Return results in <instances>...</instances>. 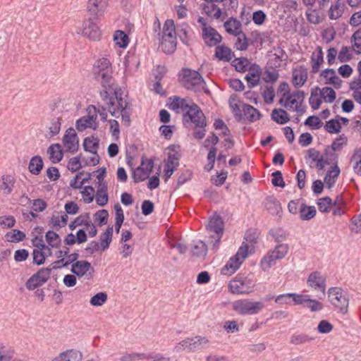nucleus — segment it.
<instances>
[{
    "label": "nucleus",
    "instance_id": "obj_13",
    "mask_svg": "<svg viewBox=\"0 0 361 361\" xmlns=\"http://www.w3.org/2000/svg\"><path fill=\"white\" fill-rule=\"evenodd\" d=\"M71 271L78 277L85 276L87 279H90L92 278L94 269L88 261L80 260L72 264Z\"/></svg>",
    "mask_w": 361,
    "mask_h": 361
},
{
    "label": "nucleus",
    "instance_id": "obj_47",
    "mask_svg": "<svg viewBox=\"0 0 361 361\" xmlns=\"http://www.w3.org/2000/svg\"><path fill=\"white\" fill-rule=\"evenodd\" d=\"M47 243L51 247H59L61 243V239L58 233L53 231H49L45 234Z\"/></svg>",
    "mask_w": 361,
    "mask_h": 361
},
{
    "label": "nucleus",
    "instance_id": "obj_17",
    "mask_svg": "<svg viewBox=\"0 0 361 361\" xmlns=\"http://www.w3.org/2000/svg\"><path fill=\"white\" fill-rule=\"evenodd\" d=\"M202 38L209 47L216 46L222 39L219 32L212 27H202Z\"/></svg>",
    "mask_w": 361,
    "mask_h": 361
},
{
    "label": "nucleus",
    "instance_id": "obj_22",
    "mask_svg": "<svg viewBox=\"0 0 361 361\" xmlns=\"http://www.w3.org/2000/svg\"><path fill=\"white\" fill-rule=\"evenodd\" d=\"M16 179L11 175H4L0 179V190L5 195H10L14 188Z\"/></svg>",
    "mask_w": 361,
    "mask_h": 361
},
{
    "label": "nucleus",
    "instance_id": "obj_52",
    "mask_svg": "<svg viewBox=\"0 0 361 361\" xmlns=\"http://www.w3.org/2000/svg\"><path fill=\"white\" fill-rule=\"evenodd\" d=\"M114 40L117 45L122 48L126 47L129 42L128 35L122 30H116L115 32Z\"/></svg>",
    "mask_w": 361,
    "mask_h": 361
},
{
    "label": "nucleus",
    "instance_id": "obj_25",
    "mask_svg": "<svg viewBox=\"0 0 361 361\" xmlns=\"http://www.w3.org/2000/svg\"><path fill=\"white\" fill-rule=\"evenodd\" d=\"M324 63L323 51L321 47L318 46L311 56L312 73H317Z\"/></svg>",
    "mask_w": 361,
    "mask_h": 361
},
{
    "label": "nucleus",
    "instance_id": "obj_6",
    "mask_svg": "<svg viewBox=\"0 0 361 361\" xmlns=\"http://www.w3.org/2000/svg\"><path fill=\"white\" fill-rule=\"evenodd\" d=\"M207 230L210 233V244L214 250L217 249L224 233V221L219 215H214L209 218Z\"/></svg>",
    "mask_w": 361,
    "mask_h": 361
},
{
    "label": "nucleus",
    "instance_id": "obj_58",
    "mask_svg": "<svg viewBox=\"0 0 361 361\" xmlns=\"http://www.w3.org/2000/svg\"><path fill=\"white\" fill-rule=\"evenodd\" d=\"M317 205L319 212L322 213L329 212L333 206V202L330 197H325L319 199Z\"/></svg>",
    "mask_w": 361,
    "mask_h": 361
},
{
    "label": "nucleus",
    "instance_id": "obj_20",
    "mask_svg": "<svg viewBox=\"0 0 361 361\" xmlns=\"http://www.w3.org/2000/svg\"><path fill=\"white\" fill-rule=\"evenodd\" d=\"M305 99V92L302 90H297L290 94L286 97V102L284 104L285 107H287L288 105L295 104V111L298 112H302L304 110L300 109L298 106V104H302Z\"/></svg>",
    "mask_w": 361,
    "mask_h": 361
},
{
    "label": "nucleus",
    "instance_id": "obj_9",
    "mask_svg": "<svg viewBox=\"0 0 361 361\" xmlns=\"http://www.w3.org/2000/svg\"><path fill=\"white\" fill-rule=\"evenodd\" d=\"M114 93L109 95V100L111 104L109 102V99L105 100L102 98V101L107 105L108 111L112 116L118 118V113L129 110L128 102L123 100L121 95H118L117 88L114 87Z\"/></svg>",
    "mask_w": 361,
    "mask_h": 361
},
{
    "label": "nucleus",
    "instance_id": "obj_57",
    "mask_svg": "<svg viewBox=\"0 0 361 361\" xmlns=\"http://www.w3.org/2000/svg\"><path fill=\"white\" fill-rule=\"evenodd\" d=\"M324 128L329 133H338L341 129V125L338 119L332 118L326 123Z\"/></svg>",
    "mask_w": 361,
    "mask_h": 361
},
{
    "label": "nucleus",
    "instance_id": "obj_50",
    "mask_svg": "<svg viewBox=\"0 0 361 361\" xmlns=\"http://www.w3.org/2000/svg\"><path fill=\"white\" fill-rule=\"evenodd\" d=\"M319 87H315L311 91L309 103L313 110L318 109L322 104V99L319 97Z\"/></svg>",
    "mask_w": 361,
    "mask_h": 361
},
{
    "label": "nucleus",
    "instance_id": "obj_44",
    "mask_svg": "<svg viewBox=\"0 0 361 361\" xmlns=\"http://www.w3.org/2000/svg\"><path fill=\"white\" fill-rule=\"evenodd\" d=\"M84 149L92 154H97L99 147V140L94 137H85L83 142Z\"/></svg>",
    "mask_w": 361,
    "mask_h": 361
},
{
    "label": "nucleus",
    "instance_id": "obj_48",
    "mask_svg": "<svg viewBox=\"0 0 361 361\" xmlns=\"http://www.w3.org/2000/svg\"><path fill=\"white\" fill-rule=\"evenodd\" d=\"M62 116H54L51 120L50 126L49 128V136L54 137L56 135H58L61 130V126L62 123Z\"/></svg>",
    "mask_w": 361,
    "mask_h": 361
},
{
    "label": "nucleus",
    "instance_id": "obj_24",
    "mask_svg": "<svg viewBox=\"0 0 361 361\" xmlns=\"http://www.w3.org/2000/svg\"><path fill=\"white\" fill-rule=\"evenodd\" d=\"M242 263V260L238 259V255H234L231 257L226 265L221 269V273L224 275L230 276L235 272Z\"/></svg>",
    "mask_w": 361,
    "mask_h": 361
},
{
    "label": "nucleus",
    "instance_id": "obj_15",
    "mask_svg": "<svg viewBox=\"0 0 361 361\" xmlns=\"http://www.w3.org/2000/svg\"><path fill=\"white\" fill-rule=\"evenodd\" d=\"M63 142L66 151L75 152L78 149V138L75 130L72 128L68 129L63 138Z\"/></svg>",
    "mask_w": 361,
    "mask_h": 361
},
{
    "label": "nucleus",
    "instance_id": "obj_35",
    "mask_svg": "<svg viewBox=\"0 0 361 361\" xmlns=\"http://www.w3.org/2000/svg\"><path fill=\"white\" fill-rule=\"evenodd\" d=\"M43 161L40 156L36 155L31 158L28 169L29 171L33 175H39L43 168Z\"/></svg>",
    "mask_w": 361,
    "mask_h": 361
},
{
    "label": "nucleus",
    "instance_id": "obj_53",
    "mask_svg": "<svg viewBox=\"0 0 361 361\" xmlns=\"http://www.w3.org/2000/svg\"><path fill=\"white\" fill-rule=\"evenodd\" d=\"M90 221V214H86L85 215H80L78 217H76L73 221H71L69 224V228L71 231H73L75 229L77 226H85L90 225L89 224Z\"/></svg>",
    "mask_w": 361,
    "mask_h": 361
},
{
    "label": "nucleus",
    "instance_id": "obj_42",
    "mask_svg": "<svg viewBox=\"0 0 361 361\" xmlns=\"http://www.w3.org/2000/svg\"><path fill=\"white\" fill-rule=\"evenodd\" d=\"M207 246L202 240L197 241L191 249V255L195 257H203L207 255Z\"/></svg>",
    "mask_w": 361,
    "mask_h": 361
},
{
    "label": "nucleus",
    "instance_id": "obj_49",
    "mask_svg": "<svg viewBox=\"0 0 361 361\" xmlns=\"http://www.w3.org/2000/svg\"><path fill=\"white\" fill-rule=\"evenodd\" d=\"M6 240L11 243H18L23 241L25 238V234L24 232L13 229L8 232L5 235Z\"/></svg>",
    "mask_w": 361,
    "mask_h": 361
},
{
    "label": "nucleus",
    "instance_id": "obj_36",
    "mask_svg": "<svg viewBox=\"0 0 361 361\" xmlns=\"http://www.w3.org/2000/svg\"><path fill=\"white\" fill-rule=\"evenodd\" d=\"M108 0H89L87 3L88 11L94 15L103 11L107 4Z\"/></svg>",
    "mask_w": 361,
    "mask_h": 361
},
{
    "label": "nucleus",
    "instance_id": "obj_2",
    "mask_svg": "<svg viewBox=\"0 0 361 361\" xmlns=\"http://www.w3.org/2000/svg\"><path fill=\"white\" fill-rule=\"evenodd\" d=\"M92 72L94 78L101 82L102 90L100 91L101 98L109 99V95L114 93L112 77V66L110 61L106 58L97 60L93 66ZM111 104V102L109 100Z\"/></svg>",
    "mask_w": 361,
    "mask_h": 361
},
{
    "label": "nucleus",
    "instance_id": "obj_63",
    "mask_svg": "<svg viewBox=\"0 0 361 361\" xmlns=\"http://www.w3.org/2000/svg\"><path fill=\"white\" fill-rule=\"evenodd\" d=\"M306 16L308 21L313 24H318L321 22L322 18L319 14V12L312 9V8H308L306 11Z\"/></svg>",
    "mask_w": 361,
    "mask_h": 361
},
{
    "label": "nucleus",
    "instance_id": "obj_11",
    "mask_svg": "<svg viewBox=\"0 0 361 361\" xmlns=\"http://www.w3.org/2000/svg\"><path fill=\"white\" fill-rule=\"evenodd\" d=\"M204 3L201 5V8L205 14L214 19H219L222 14V8L224 2L226 0H204Z\"/></svg>",
    "mask_w": 361,
    "mask_h": 361
},
{
    "label": "nucleus",
    "instance_id": "obj_28",
    "mask_svg": "<svg viewBox=\"0 0 361 361\" xmlns=\"http://www.w3.org/2000/svg\"><path fill=\"white\" fill-rule=\"evenodd\" d=\"M214 56L219 61L228 62L234 57V53L228 47L220 45L216 47Z\"/></svg>",
    "mask_w": 361,
    "mask_h": 361
},
{
    "label": "nucleus",
    "instance_id": "obj_26",
    "mask_svg": "<svg viewBox=\"0 0 361 361\" xmlns=\"http://www.w3.org/2000/svg\"><path fill=\"white\" fill-rule=\"evenodd\" d=\"M321 76L326 79V84L334 85L336 88H340L342 80L336 75L332 68H326L321 73Z\"/></svg>",
    "mask_w": 361,
    "mask_h": 361
},
{
    "label": "nucleus",
    "instance_id": "obj_4",
    "mask_svg": "<svg viewBox=\"0 0 361 361\" xmlns=\"http://www.w3.org/2000/svg\"><path fill=\"white\" fill-rule=\"evenodd\" d=\"M176 45V30L174 21L168 19L164 24L161 47L164 53L172 54L175 51Z\"/></svg>",
    "mask_w": 361,
    "mask_h": 361
},
{
    "label": "nucleus",
    "instance_id": "obj_43",
    "mask_svg": "<svg viewBox=\"0 0 361 361\" xmlns=\"http://www.w3.org/2000/svg\"><path fill=\"white\" fill-rule=\"evenodd\" d=\"M251 64L250 61L245 57L235 58L231 63L235 70L240 73L245 72Z\"/></svg>",
    "mask_w": 361,
    "mask_h": 361
},
{
    "label": "nucleus",
    "instance_id": "obj_55",
    "mask_svg": "<svg viewBox=\"0 0 361 361\" xmlns=\"http://www.w3.org/2000/svg\"><path fill=\"white\" fill-rule=\"evenodd\" d=\"M319 94L326 102L332 103L336 99V92L330 87H324L318 91Z\"/></svg>",
    "mask_w": 361,
    "mask_h": 361
},
{
    "label": "nucleus",
    "instance_id": "obj_51",
    "mask_svg": "<svg viewBox=\"0 0 361 361\" xmlns=\"http://www.w3.org/2000/svg\"><path fill=\"white\" fill-rule=\"evenodd\" d=\"M114 210L116 213L115 216V227L116 233H118L120 228L124 221V214L122 207L118 203L114 204Z\"/></svg>",
    "mask_w": 361,
    "mask_h": 361
},
{
    "label": "nucleus",
    "instance_id": "obj_3",
    "mask_svg": "<svg viewBox=\"0 0 361 361\" xmlns=\"http://www.w3.org/2000/svg\"><path fill=\"white\" fill-rule=\"evenodd\" d=\"M179 77L180 82L185 89L195 92H204L209 94V90L206 88V82L198 71L183 68Z\"/></svg>",
    "mask_w": 361,
    "mask_h": 361
},
{
    "label": "nucleus",
    "instance_id": "obj_34",
    "mask_svg": "<svg viewBox=\"0 0 361 361\" xmlns=\"http://www.w3.org/2000/svg\"><path fill=\"white\" fill-rule=\"evenodd\" d=\"M224 27L226 31L233 35L239 34L241 30V24L240 21L235 18H231L224 23Z\"/></svg>",
    "mask_w": 361,
    "mask_h": 361
},
{
    "label": "nucleus",
    "instance_id": "obj_62",
    "mask_svg": "<svg viewBox=\"0 0 361 361\" xmlns=\"http://www.w3.org/2000/svg\"><path fill=\"white\" fill-rule=\"evenodd\" d=\"M304 124L311 127L312 129L318 130L322 128L323 123L317 116H310L305 120Z\"/></svg>",
    "mask_w": 361,
    "mask_h": 361
},
{
    "label": "nucleus",
    "instance_id": "obj_64",
    "mask_svg": "<svg viewBox=\"0 0 361 361\" xmlns=\"http://www.w3.org/2000/svg\"><path fill=\"white\" fill-rule=\"evenodd\" d=\"M350 229L356 233H361V213L351 219Z\"/></svg>",
    "mask_w": 361,
    "mask_h": 361
},
{
    "label": "nucleus",
    "instance_id": "obj_40",
    "mask_svg": "<svg viewBox=\"0 0 361 361\" xmlns=\"http://www.w3.org/2000/svg\"><path fill=\"white\" fill-rule=\"evenodd\" d=\"M271 118L279 124H285L290 120L288 113L282 109H274L271 113Z\"/></svg>",
    "mask_w": 361,
    "mask_h": 361
},
{
    "label": "nucleus",
    "instance_id": "obj_12",
    "mask_svg": "<svg viewBox=\"0 0 361 361\" xmlns=\"http://www.w3.org/2000/svg\"><path fill=\"white\" fill-rule=\"evenodd\" d=\"M307 284L309 287L325 293L326 288V276L320 271H315L310 274Z\"/></svg>",
    "mask_w": 361,
    "mask_h": 361
},
{
    "label": "nucleus",
    "instance_id": "obj_59",
    "mask_svg": "<svg viewBox=\"0 0 361 361\" xmlns=\"http://www.w3.org/2000/svg\"><path fill=\"white\" fill-rule=\"evenodd\" d=\"M352 49L357 54H361V29L355 31L352 37Z\"/></svg>",
    "mask_w": 361,
    "mask_h": 361
},
{
    "label": "nucleus",
    "instance_id": "obj_16",
    "mask_svg": "<svg viewBox=\"0 0 361 361\" xmlns=\"http://www.w3.org/2000/svg\"><path fill=\"white\" fill-rule=\"evenodd\" d=\"M247 71L249 73L245 76V80L247 82V85L250 88L257 86L260 80L262 75V68L256 63H252L250 66Z\"/></svg>",
    "mask_w": 361,
    "mask_h": 361
},
{
    "label": "nucleus",
    "instance_id": "obj_45",
    "mask_svg": "<svg viewBox=\"0 0 361 361\" xmlns=\"http://www.w3.org/2000/svg\"><path fill=\"white\" fill-rule=\"evenodd\" d=\"M275 255L269 250L267 254L261 259L260 265L264 271H268L273 265L276 264L277 258H275Z\"/></svg>",
    "mask_w": 361,
    "mask_h": 361
},
{
    "label": "nucleus",
    "instance_id": "obj_18",
    "mask_svg": "<svg viewBox=\"0 0 361 361\" xmlns=\"http://www.w3.org/2000/svg\"><path fill=\"white\" fill-rule=\"evenodd\" d=\"M298 305H302L304 307L309 308L311 312L321 311L324 308L321 302L311 299L309 295L300 294Z\"/></svg>",
    "mask_w": 361,
    "mask_h": 361
},
{
    "label": "nucleus",
    "instance_id": "obj_14",
    "mask_svg": "<svg viewBox=\"0 0 361 361\" xmlns=\"http://www.w3.org/2000/svg\"><path fill=\"white\" fill-rule=\"evenodd\" d=\"M82 34L91 40H97L101 37V30L97 23L89 18L83 22Z\"/></svg>",
    "mask_w": 361,
    "mask_h": 361
},
{
    "label": "nucleus",
    "instance_id": "obj_29",
    "mask_svg": "<svg viewBox=\"0 0 361 361\" xmlns=\"http://www.w3.org/2000/svg\"><path fill=\"white\" fill-rule=\"evenodd\" d=\"M82 355L75 350H68L59 354L52 361H81Z\"/></svg>",
    "mask_w": 361,
    "mask_h": 361
},
{
    "label": "nucleus",
    "instance_id": "obj_23",
    "mask_svg": "<svg viewBox=\"0 0 361 361\" xmlns=\"http://www.w3.org/2000/svg\"><path fill=\"white\" fill-rule=\"evenodd\" d=\"M345 6V0H336L334 4L331 5L329 10V18L331 20H337L341 18L343 13Z\"/></svg>",
    "mask_w": 361,
    "mask_h": 361
},
{
    "label": "nucleus",
    "instance_id": "obj_32",
    "mask_svg": "<svg viewBox=\"0 0 361 361\" xmlns=\"http://www.w3.org/2000/svg\"><path fill=\"white\" fill-rule=\"evenodd\" d=\"M47 153L49 154V159L54 164L59 163L63 159V152L59 144L51 145L47 149Z\"/></svg>",
    "mask_w": 361,
    "mask_h": 361
},
{
    "label": "nucleus",
    "instance_id": "obj_41",
    "mask_svg": "<svg viewBox=\"0 0 361 361\" xmlns=\"http://www.w3.org/2000/svg\"><path fill=\"white\" fill-rule=\"evenodd\" d=\"M307 79V73L305 70L302 69L295 71L293 73V84L295 87H299L304 85Z\"/></svg>",
    "mask_w": 361,
    "mask_h": 361
},
{
    "label": "nucleus",
    "instance_id": "obj_5",
    "mask_svg": "<svg viewBox=\"0 0 361 361\" xmlns=\"http://www.w3.org/2000/svg\"><path fill=\"white\" fill-rule=\"evenodd\" d=\"M330 303L338 310V312L345 314L348 312L349 296L348 292L341 287H331L327 291Z\"/></svg>",
    "mask_w": 361,
    "mask_h": 361
},
{
    "label": "nucleus",
    "instance_id": "obj_46",
    "mask_svg": "<svg viewBox=\"0 0 361 361\" xmlns=\"http://www.w3.org/2000/svg\"><path fill=\"white\" fill-rule=\"evenodd\" d=\"M314 340V337L305 334H294L290 338V343L293 345H301Z\"/></svg>",
    "mask_w": 361,
    "mask_h": 361
},
{
    "label": "nucleus",
    "instance_id": "obj_38",
    "mask_svg": "<svg viewBox=\"0 0 361 361\" xmlns=\"http://www.w3.org/2000/svg\"><path fill=\"white\" fill-rule=\"evenodd\" d=\"M317 214V210L314 206H307L302 204L300 209V217L303 221H309L313 219Z\"/></svg>",
    "mask_w": 361,
    "mask_h": 361
},
{
    "label": "nucleus",
    "instance_id": "obj_60",
    "mask_svg": "<svg viewBox=\"0 0 361 361\" xmlns=\"http://www.w3.org/2000/svg\"><path fill=\"white\" fill-rule=\"evenodd\" d=\"M107 300V295L104 292L97 293L94 295H93L90 300V303L92 306H102L103 304L106 302Z\"/></svg>",
    "mask_w": 361,
    "mask_h": 361
},
{
    "label": "nucleus",
    "instance_id": "obj_8",
    "mask_svg": "<svg viewBox=\"0 0 361 361\" xmlns=\"http://www.w3.org/2000/svg\"><path fill=\"white\" fill-rule=\"evenodd\" d=\"M208 343L209 340L206 337L196 336L181 341L173 348V350L176 353H180L183 350L189 353L195 352L204 348Z\"/></svg>",
    "mask_w": 361,
    "mask_h": 361
},
{
    "label": "nucleus",
    "instance_id": "obj_56",
    "mask_svg": "<svg viewBox=\"0 0 361 361\" xmlns=\"http://www.w3.org/2000/svg\"><path fill=\"white\" fill-rule=\"evenodd\" d=\"M288 245L284 243L279 244L273 250H271L272 253L276 256L275 258L278 259H283L288 254Z\"/></svg>",
    "mask_w": 361,
    "mask_h": 361
},
{
    "label": "nucleus",
    "instance_id": "obj_19",
    "mask_svg": "<svg viewBox=\"0 0 361 361\" xmlns=\"http://www.w3.org/2000/svg\"><path fill=\"white\" fill-rule=\"evenodd\" d=\"M264 207L271 215L281 216L282 208L279 201L274 196H268L265 198Z\"/></svg>",
    "mask_w": 361,
    "mask_h": 361
},
{
    "label": "nucleus",
    "instance_id": "obj_27",
    "mask_svg": "<svg viewBox=\"0 0 361 361\" xmlns=\"http://www.w3.org/2000/svg\"><path fill=\"white\" fill-rule=\"evenodd\" d=\"M243 118H245L250 122H254L259 120L261 118L260 112L250 104H243Z\"/></svg>",
    "mask_w": 361,
    "mask_h": 361
},
{
    "label": "nucleus",
    "instance_id": "obj_39",
    "mask_svg": "<svg viewBox=\"0 0 361 361\" xmlns=\"http://www.w3.org/2000/svg\"><path fill=\"white\" fill-rule=\"evenodd\" d=\"M113 231H114L113 226H109L106 228V231L103 234L101 235V236H100L101 251H104L109 248V245L112 240Z\"/></svg>",
    "mask_w": 361,
    "mask_h": 361
},
{
    "label": "nucleus",
    "instance_id": "obj_7",
    "mask_svg": "<svg viewBox=\"0 0 361 361\" xmlns=\"http://www.w3.org/2000/svg\"><path fill=\"white\" fill-rule=\"evenodd\" d=\"M265 307L262 301L252 302L247 299L238 300L233 303V310L240 315L258 314Z\"/></svg>",
    "mask_w": 361,
    "mask_h": 361
},
{
    "label": "nucleus",
    "instance_id": "obj_10",
    "mask_svg": "<svg viewBox=\"0 0 361 361\" xmlns=\"http://www.w3.org/2000/svg\"><path fill=\"white\" fill-rule=\"evenodd\" d=\"M228 286L233 293L248 294L252 292L255 283L248 277L237 276L230 281Z\"/></svg>",
    "mask_w": 361,
    "mask_h": 361
},
{
    "label": "nucleus",
    "instance_id": "obj_61",
    "mask_svg": "<svg viewBox=\"0 0 361 361\" xmlns=\"http://www.w3.org/2000/svg\"><path fill=\"white\" fill-rule=\"evenodd\" d=\"M149 176V174L143 169V167L141 166L137 167L133 173V178L135 183L144 181L148 178Z\"/></svg>",
    "mask_w": 361,
    "mask_h": 361
},
{
    "label": "nucleus",
    "instance_id": "obj_30",
    "mask_svg": "<svg viewBox=\"0 0 361 361\" xmlns=\"http://www.w3.org/2000/svg\"><path fill=\"white\" fill-rule=\"evenodd\" d=\"M299 298L298 293H285L276 296L275 302L280 305H290L293 302L294 305H298Z\"/></svg>",
    "mask_w": 361,
    "mask_h": 361
},
{
    "label": "nucleus",
    "instance_id": "obj_21",
    "mask_svg": "<svg viewBox=\"0 0 361 361\" xmlns=\"http://www.w3.org/2000/svg\"><path fill=\"white\" fill-rule=\"evenodd\" d=\"M229 106L231 109V111L235 117V118L238 121H240L243 118V107L241 102L235 94H232L228 99Z\"/></svg>",
    "mask_w": 361,
    "mask_h": 361
},
{
    "label": "nucleus",
    "instance_id": "obj_54",
    "mask_svg": "<svg viewBox=\"0 0 361 361\" xmlns=\"http://www.w3.org/2000/svg\"><path fill=\"white\" fill-rule=\"evenodd\" d=\"M237 39L234 44V47L240 51H245L247 49L248 42L245 34L240 32L239 34L235 35Z\"/></svg>",
    "mask_w": 361,
    "mask_h": 361
},
{
    "label": "nucleus",
    "instance_id": "obj_31",
    "mask_svg": "<svg viewBox=\"0 0 361 361\" xmlns=\"http://www.w3.org/2000/svg\"><path fill=\"white\" fill-rule=\"evenodd\" d=\"M95 200L97 204L100 207H104L108 203L107 184L98 185Z\"/></svg>",
    "mask_w": 361,
    "mask_h": 361
},
{
    "label": "nucleus",
    "instance_id": "obj_1",
    "mask_svg": "<svg viewBox=\"0 0 361 361\" xmlns=\"http://www.w3.org/2000/svg\"><path fill=\"white\" fill-rule=\"evenodd\" d=\"M171 102L169 104V108L177 114L182 112L183 114L184 123H193L196 127H203L206 125L205 116L200 108L195 103L189 104L185 99L178 96L169 97Z\"/></svg>",
    "mask_w": 361,
    "mask_h": 361
},
{
    "label": "nucleus",
    "instance_id": "obj_33",
    "mask_svg": "<svg viewBox=\"0 0 361 361\" xmlns=\"http://www.w3.org/2000/svg\"><path fill=\"white\" fill-rule=\"evenodd\" d=\"M96 121V116H89L87 117L83 116L80 118H79L76 121V128L78 131H83L86 128H93L96 129L97 127V125L92 127V123H94Z\"/></svg>",
    "mask_w": 361,
    "mask_h": 361
},
{
    "label": "nucleus",
    "instance_id": "obj_37",
    "mask_svg": "<svg viewBox=\"0 0 361 361\" xmlns=\"http://www.w3.org/2000/svg\"><path fill=\"white\" fill-rule=\"evenodd\" d=\"M350 163L353 164L354 172L361 176V147L355 149L350 158Z\"/></svg>",
    "mask_w": 361,
    "mask_h": 361
}]
</instances>
